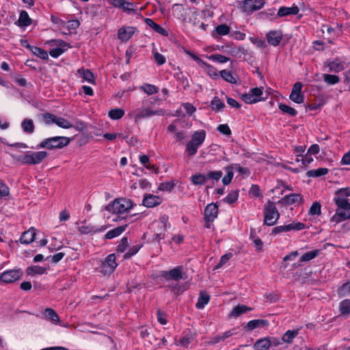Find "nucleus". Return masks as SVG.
I'll return each mask as SVG.
<instances>
[{"mask_svg":"<svg viewBox=\"0 0 350 350\" xmlns=\"http://www.w3.org/2000/svg\"><path fill=\"white\" fill-rule=\"evenodd\" d=\"M47 156L48 153L46 151H28L22 155H12V157L16 162L21 164L37 165L40 163Z\"/></svg>","mask_w":350,"mask_h":350,"instance_id":"1","label":"nucleus"},{"mask_svg":"<svg viewBox=\"0 0 350 350\" xmlns=\"http://www.w3.org/2000/svg\"><path fill=\"white\" fill-rule=\"evenodd\" d=\"M152 101L148 100H143V106L141 108L135 109L133 112L135 122H138L144 118H147L153 116H163L165 115V111L163 109L154 110L148 107L149 104H152Z\"/></svg>","mask_w":350,"mask_h":350,"instance_id":"2","label":"nucleus"},{"mask_svg":"<svg viewBox=\"0 0 350 350\" xmlns=\"http://www.w3.org/2000/svg\"><path fill=\"white\" fill-rule=\"evenodd\" d=\"M335 204L338 208L336 213L332 217L331 221L338 224L350 219V203L349 200L337 198Z\"/></svg>","mask_w":350,"mask_h":350,"instance_id":"3","label":"nucleus"},{"mask_svg":"<svg viewBox=\"0 0 350 350\" xmlns=\"http://www.w3.org/2000/svg\"><path fill=\"white\" fill-rule=\"evenodd\" d=\"M69 143L70 139L68 137L56 136L46 138L37 146V148L60 149L68 146Z\"/></svg>","mask_w":350,"mask_h":350,"instance_id":"4","label":"nucleus"},{"mask_svg":"<svg viewBox=\"0 0 350 350\" xmlns=\"http://www.w3.org/2000/svg\"><path fill=\"white\" fill-rule=\"evenodd\" d=\"M133 206L131 200L126 198H119L114 200L111 203L105 206V210L114 213L122 214L128 212Z\"/></svg>","mask_w":350,"mask_h":350,"instance_id":"5","label":"nucleus"},{"mask_svg":"<svg viewBox=\"0 0 350 350\" xmlns=\"http://www.w3.org/2000/svg\"><path fill=\"white\" fill-rule=\"evenodd\" d=\"M206 135L204 130L193 133L191 139L186 144V151L189 156L192 157L197 153L198 148L205 140Z\"/></svg>","mask_w":350,"mask_h":350,"instance_id":"6","label":"nucleus"},{"mask_svg":"<svg viewBox=\"0 0 350 350\" xmlns=\"http://www.w3.org/2000/svg\"><path fill=\"white\" fill-rule=\"evenodd\" d=\"M264 224L267 226L275 225L280 218V213L274 202L269 200L263 208Z\"/></svg>","mask_w":350,"mask_h":350,"instance_id":"7","label":"nucleus"},{"mask_svg":"<svg viewBox=\"0 0 350 350\" xmlns=\"http://www.w3.org/2000/svg\"><path fill=\"white\" fill-rule=\"evenodd\" d=\"M265 3V0H244L239 2V8L249 15L262 8Z\"/></svg>","mask_w":350,"mask_h":350,"instance_id":"8","label":"nucleus"},{"mask_svg":"<svg viewBox=\"0 0 350 350\" xmlns=\"http://www.w3.org/2000/svg\"><path fill=\"white\" fill-rule=\"evenodd\" d=\"M183 269V266H178L169 271H161L160 276L164 278L167 282L172 280L178 282L183 278V274L185 273Z\"/></svg>","mask_w":350,"mask_h":350,"instance_id":"9","label":"nucleus"},{"mask_svg":"<svg viewBox=\"0 0 350 350\" xmlns=\"http://www.w3.org/2000/svg\"><path fill=\"white\" fill-rule=\"evenodd\" d=\"M218 206L215 203L208 204L204 209V219L205 221V227L210 228L212 222L217 217Z\"/></svg>","mask_w":350,"mask_h":350,"instance_id":"10","label":"nucleus"},{"mask_svg":"<svg viewBox=\"0 0 350 350\" xmlns=\"http://www.w3.org/2000/svg\"><path fill=\"white\" fill-rule=\"evenodd\" d=\"M22 275L23 271L20 269L7 270L0 275V282L5 284L13 283L19 280Z\"/></svg>","mask_w":350,"mask_h":350,"instance_id":"11","label":"nucleus"},{"mask_svg":"<svg viewBox=\"0 0 350 350\" xmlns=\"http://www.w3.org/2000/svg\"><path fill=\"white\" fill-rule=\"evenodd\" d=\"M116 260V254H111L108 255L105 262L102 263V269L100 270V272L105 275L113 273L118 265Z\"/></svg>","mask_w":350,"mask_h":350,"instance_id":"12","label":"nucleus"},{"mask_svg":"<svg viewBox=\"0 0 350 350\" xmlns=\"http://www.w3.org/2000/svg\"><path fill=\"white\" fill-rule=\"evenodd\" d=\"M111 5L115 8L122 9L128 14L135 12L137 10V6L134 3L126 0H112Z\"/></svg>","mask_w":350,"mask_h":350,"instance_id":"13","label":"nucleus"},{"mask_svg":"<svg viewBox=\"0 0 350 350\" xmlns=\"http://www.w3.org/2000/svg\"><path fill=\"white\" fill-rule=\"evenodd\" d=\"M302 83L301 82H296L292 88L290 94V99L293 102L301 104L304 103V95L301 94Z\"/></svg>","mask_w":350,"mask_h":350,"instance_id":"14","label":"nucleus"},{"mask_svg":"<svg viewBox=\"0 0 350 350\" xmlns=\"http://www.w3.org/2000/svg\"><path fill=\"white\" fill-rule=\"evenodd\" d=\"M282 32L280 30H271L267 35V42L272 46H278L282 39Z\"/></svg>","mask_w":350,"mask_h":350,"instance_id":"15","label":"nucleus"},{"mask_svg":"<svg viewBox=\"0 0 350 350\" xmlns=\"http://www.w3.org/2000/svg\"><path fill=\"white\" fill-rule=\"evenodd\" d=\"M162 198L158 196L152 194H146L144 196L143 204L148 208H152L161 204Z\"/></svg>","mask_w":350,"mask_h":350,"instance_id":"16","label":"nucleus"},{"mask_svg":"<svg viewBox=\"0 0 350 350\" xmlns=\"http://www.w3.org/2000/svg\"><path fill=\"white\" fill-rule=\"evenodd\" d=\"M135 29L133 27H121L118 31V38L122 42H126L134 34Z\"/></svg>","mask_w":350,"mask_h":350,"instance_id":"17","label":"nucleus"},{"mask_svg":"<svg viewBox=\"0 0 350 350\" xmlns=\"http://www.w3.org/2000/svg\"><path fill=\"white\" fill-rule=\"evenodd\" d=\"M299 12L298 6L293 5L292 7L282 6L278 11L277 16L278 17H284L290 15H296Z\"/></svg>","mask_w":350,"mask_h":350,"instance_id":"18","label":"nucleus"},{"mask_svg":"<svg viewBox=\"0 0 350 350\" xmlns=\"http://www.w3.org/2000/svg\"><path fill=\"white\" fill-rule=\"evenodd\" d=\"M325 66L329 68V72H339L345 69L344 63L339 59L333 61H327L325 62Z\"/></svg>","mask_w":350,"mask_h":350,"instance_id":"19","label":"nucleus"},{"mask_svg":"<svg viewBox=\"0 0 350 350\" xmlns=\"http://www.w3.org/2000/svg\"><path fill=\"white\" fill-rule=\"evenodd\" d=\"M36 230L33 228H30L28 230L23 232L20 241L22 244H29L35 240Z\"/></svg>","mask_w":350,"mask_h":350,"instance_id":"20","label":"nucleus"},{"mask_svg":"<svg viewBox=\"0 0 350 350\" xmlns=\"http://www.w3.org/2000/svg\"><path fill=\"white\" fill-rule=\"evenodd\" d=\"M106 226H103L100 228H98L91 225H84L79 228V231L81 234H95L98 232H102L106 230Z\"/></svg>","mask_w":350,"mask_h":350,"instance_id":"21","label":"nucleus"},{"mask_svg":"<svg viewBox=\"0 0 350 350\" xmlns=\"http://www.w3.org/2000/svg\"><path fill=\"white\" fill-rule=\"evenodd\" d=\"M301 196L299 193H291L284 196L280 202L285 205H291L297 202H301Z\"/></svg>","mask_w":350,"mask_h":350,"instance_id":"22","label":"nucleus"},{"mask_svg":"<svg viewBox=\"0 0 350 350\" xmlns=\"http://www.w3.org/2000/svg\"><path fill=\"white\" fill-rule=\"evenodd\" d=\"M127 227V224L120 226L108 231L105 235V239H111L120 235Z\"/></svg>","mask_w":350,"mask_h":350,"instance_id":"23","label":"nucleus"},{"mask_svg":"<svg viewBox=\"0 0 350 350\" xmlns=\"http://www.w3.org/2000/svg\"><path fill=\"white\" fill-rule=\"evenodd\" d=\"M210 296L206 292L201 291L200 293L198 301L196 304V307L198 309H202L209 302Z\"/></svg>","mask_w":350,"mask_h":350,"instance_id":"24","label":"nucleus"},{"mask_svg":"<svg viewBox=\"0 0 350 350\" xmlns=\"http://www.w3.org/2000/svg\"><path fill=\"white\" fill-rule=\"evenodd\" d=\"M146 24L154 29L156 32L160 33L162 36H167V33L165 29H163L161 25L157 24L154 22V21L151 18H146L145 19Z\"/></svg>","mask_w":350,"mask_h":350,"instance_id":"25","label":"nucleus"},{"mask_svg":"<svg viewBox=\"0 0 350 350\" xmlns=\"http://www.w3.org/2000/svg\"><path fill=\"white\" fill-rule=\"evenodd\" d=\"M31 24V19L29 18L28 13L23 10L20 13L18 25L19 27H27Z\"/></svg>","mask_w":350,"mask_h":350,"instance_id":"26","label":"nucleus"},{"mask_svg":"<svg viewBox=\"0 0 350 350\" xmlns=\"http://www.w3.org/2000/svg\"><path fill=\"white\" fill-rule=\"evenodd\" d=\"M252 308L247 307L245 305H238L233 308L232 312H230V317H238L242 314H244L248 311H251Z\"/></svg>","mask_w":350,"mask_h":350,"instance_id":"27","label":"nucleus"},{"mask_svg":"<svg viewBox=\"0 0 350 350\" xmlns=\"http://www.w3.org/2000/svg\"><path fill=\"white\" fill-rule=\"evenodd\" d=\"M21 127L25 133H33L34 131V124L31 119L26 118L21 123Z\"/></svg>","mask_w":350,"mask_h":350,"instance_id":"28","label":"nucleus"},{"mask_svg":"<svg viewBox=\"0 0 350 350\" xmlns=\"http://www.w3.org/2000/svg\"><path fill=\"white\" fill-rule=\"evenodd\" d=\"M349 196H350V187L342 188L336 191V196L334 198V201L336 203V200L337 198L348 200L347 197Z\"/></svg>","mask_w":350,"mask_h":350,"instance_id":"29","label":"nucleus"},{"mask_svg":"<svg viewBox=\"0 0 350 350\" xmlns=\"http://www.w3.org/2000/svg\"><path fill=\"white\" fill-rule=\"evenodd\" d=\"M329 172V170L326 167H320L317 170H311L307 172L306 175L308 177H319L324 176Z\"/></svg>","mask_w":350,"mask_h":350,"instance_id":"30","label":"nucleus"},{"mask_svg":"<svg viewBox=\"0 0 350 350\" xmlns=\"http://www.w3.org/2000/svg\"><path fill=\"white\" fill-rule=\"evenodd\" d=\"M226 174L222 178V183L224 185H229L234 176L233 167L229 165L224 168Z\"/></svg>","mask_w":350,"mask_h":350,"instance_id":"31","label":"nucleus"},{"mask_svg":"<svg viewBox=\"0 0 350 350\" xmlns=\"http://www.w3.org/2000/svg\"><path fill=\"white\" fill-rule=\"evenodd\" d=\"M225 106V103L217 96H215L211 102V107L215 111L223 109Z\"/></svg>","mask_w":350,"mask_h":350,"instance_id":"32","label":"nucleus"},{"mask_svg":"<svg viewBox=\"0 0 350 350\" xmlns=\"http://www.w3.org/2000/svg\"><path fill=\"white\" fill-rule=\"evenodd\" d=\"M319 254H320L319 250H314L306 252L301 256L299 261L301 262L310 261V260L314 259V258L317 257L319 255Z\"/></svg>","mask_w":350,"mask_h":350,"instance_id":"33","label":"nucleus"},{"mask_svg":"<svg viewBox=\"0 0 350 350\" xmlns=\"http://www.w3.org/2000/svg\"><path fill=\"white\" fill-rule=\"evenodd\" d=\"M232 332L231 331H227L224 333H223L221 335H217L213 338H212L208 342V345H215L216 343H218L221 341L224 340L226 338L231 336L232 335Z\"/></svg>","mask_w":350,"mask_h":350,"instance_id":"34","label":"nucleus"},{"mask_svg":"<svg viewBox=\"0 0 350 350\" xmlns=\"http://www.w3.org/2000/svg\"><path fill=\"white\" fill-rule=\"evenodd\" d=\"M191 183L195 185H203L206 183V174H196L191 177Z\"/></svg>","mask_w":350,"mask_h":350,"instance_id":"35","label":"nucleus"},{"mask_svg":"<svg viewBox=\"0 0 350 350\" xmlns=\"http://www.w3.org/2000/svg\"><path fill=\"white\" fill-rule=\"evenodd\" d=\"M268 338H264L258 340L254 344V348L256 350H268L270 348Z\"/></svg>","mask_w":350,"mask_h":350,"instance_id":"36","label":"nucleus"},{"mask_svg":"<svg viewBox=\"0 0 350 350\" xmlns=\"http://www.w3.org/2000/svg\"><path fill=\"white\" fill-rule=\"evenodd\" d=\"M339 310L342 315H350V299H347L342 301L340 303Z\"/></svg>","mask_w":350,"mask_h":350,"instance_id":"37","label":"nucleus"},{"mask_svg":"<svg viewBox=\"0 0 350 350\" xmlns=\"http://www.w3.org/2000/svg\"><path fill=\"white\" fill-rule=\"evenodd\" d=\"M46 271V269L40 266H31L27 269V273L30 275H33L36 274L42 275L45 273Z\"/></svg>","mask_w":350,"mask_h":350,"instance_id":"38","label":"nucleus"},{"mask_svg":"<svg viewBox=\"0 0 350 350\" xmlns=\"http://www.w3.org/2000/svg\"><path fill=\"white\" fill-rule=\"evenodd\" d=\"M267 324L268 323L266 320L256 319L249 321L247 323V327L250 330H253L256 327H263Z\"/></svg>","mask_w":350,"mask_h":350,"instance_id":"39","label":"nucleus"},{"mask_svg":"<svg viewBox=\"0 0 350 350\" xmlns=\"http://www.w3.org/2000/svg\"><path fill=\"white\" fill-rule=\"evenodd\" d=\"M298 329L288 330L282 336V340L284 342L291 343L293 340L297 336Z\"/></svg>","mask_w":350,"mask_h":350,"instance_id":"40","label":"nucleus"},{"mask_svg":"<svg viewBox=\"0 0 350 350\" xmlns=\"http://www.w3.org/2000/svg\"><path fill=\"white\" fill-rule=\"evenodd\" d=\"M44 316L46 319L51 320L53 322L57 323L59 321L57 312L52 308H46L44 311Z\"/></svg>","mask_w":350,"mask_h":350,"instance_id":"41","label":"nucleus"},{"mask_svg":"<svg viewBox=\"0 0 350 350\" xmlns=\"http://www.w3.org/2000/svg\"><path fill=\"white\" fill-rule=\"evenodd\" d=\"M31 51L33 54H34L37 57H40V59H48V58H49L48 53L45 50H44L40 47H38V46L31 47Z\"/></svg>","mask_w":350,"mask_h":350,"instance_id":"42","label":"nucleus"},{"mask_svg":"<svg viewBox=\"0 0 350 350\" xmlns=\"http://www.w3.org/2000/svg\"><path fill=\"white\" fill-rule=\"evenodd\" d=\"M200 66L204 68V70H206L207 74L212 79H216L218 78V74H217V70L211 65H209L204 62V64H202Z\"/></svg>","mask_w":350,"mask_h":350,"instance_id":"43","label":"nucleus"},{"mask_svg":"<svg viewBox=\"0 0 350 350\" xmlns=\"http://www.w3.org/2000/svg\"><path fill=\"white\" fill-rule=\"evenodd\" d=\"M223 172L221 171H210L206 174V180H212L214 183L217 182L222 176Z\"/></svg>","mask_w":350,"mask_h":350,"instance_id":"44","label":"nucleus"},{"mask_svg":"<svg viewBox=\"0 0 350 350\" xmlns=\"http://www.w3.org/2000/svg\"><path fill=\"white\" fill-rule=\"evenodd\" d=\"M124 110L119 108L111 109L108 113L109 116L112 120H119L124 116Z\"/></svg>","mask_w":350,"mask_h":350,"instance_id":"45","label":"nucleus"},{"mask_svg":"<svg viewBox=\"0 0 350 350\" xmlns=\"http://www.w3.org/2000/svg\"><path fill=\"white\" fill-rule=\"evenodd\" d=\"M323 80L328 85H334L340 81V78L337 75L324 74L323 75Z\"/></svg>","mask_w":350,"mask_h":350,"instance_id":"46","label":"nucleus"},{"mask_svg":"<svg viewBox=\"0 0 350 350\" xmlns=\"http://www.w3.org/2000/svg\"><path fill=\"white\" fill-rule=\"evenodd\" d=\"M278 107L284 113H287L292 117L297 114V111L294 108L285 104H280Z\"/></svg>","mask_w":350,"mask_h":350,"instance_id":"47","label":"nucleus"},{"mask_svg":"<svg viewBox=\"0 0 350 350\" xmlns=\"http://www.w3.org/2000/svg\"><path fill=\"white\" fill-rule=\"evenodd\" d=\"M220 75L223 79L226 81L232 84H235L237 83L236 79L233 77L231 72L227 71L226 70H223L220 72Z\"/></svg>","mask_w":350,"mask_h":350,"instance_id":"48","label":"nucleus"},{"mask_svg":"<svg viewBox=\"0 0 350 350\" xmlns=\"http://www.w3.org/2000/svg\"><path fill=\"white\" fill-rule=\"evenodd\" d=\"M42 120L45 124L50 125L55 124L57 116L53 113H45L42 115Z\"/></svg>","mask_w":350,"mask_h":350,"instance_id":"49","label":"nucleus"},{"mask_svg":"<svg viewBox=\"0 0 350 350\" xmlns=\"http://www.w3.org/2000/svg\"><path fill=\"white\" fill-rule=\"evenodd\" d=\"M55 124L63 129H70L72 127V124L68 120L57 116L56 118Z\"/></svg>","mask_w":350,"mask_h":350,"instance_id":"50","label":"nucleus"},{"mask_svg":"<svg viewBox=\"0 0 350 350\" xmlns=\"http://www.w3.org/2000/svg\"><path fill=\"white\" fill-rule=\"evenodd\" d=\"M241 99L247 104H252L261 100V98H255L250 92L247 94H242Z\"/></svg>","mask_w":350,"mask_h":350,"instance_id":"51","label":"nucleus"},{"mask_svg":"<svg viewBox=\"0 0 350 350\" xmlns=\"http://www.w3.org/2000/svg\"><path fill=\"white\" fill-rule=\"evenodd\" d=\"M79 25L80 23L78 20H72L69 21L67 23H66V25L64 27H66L70 33H74L79 27Z\"/></svg>","mask_w":350,"mask_h":350,"instance_id":"52","label":"nucleus"},{"mask_svg":"<svg viewBox=\"0 0 350 350\" xmlns=\"http://www.w3.org/2000/svg\"><path fill=\"white\" fill-rule=\"evenodd\" d=\"M175 185L174 181L161 183H160L158 189L162 191H171L174 189Z\"/></svg>","mask_w":350,"mask_h":350,"instance_id":"53","label":"nucleus"},{"mask_svg":"<svg viewBox=\"0 0 350 350\" xmlns=\"http://www.w3.org/2000/svg\"><path fill=\"white\" fill-rule=\"evenodd\" d=\"M78 72L82 75L83 78L85 81H87L90 83H94V77L93 73L90 70H79Z\"/></svg>","mask_w":350,"mask_h":350,"instance_id":"54","label":"nucleus"},{"mask_svg":"<svg viewBox=\"0 0 350 350\" xmlns=\"http://www.w3.org/2000/svg\"><path fill=\"white\" fill-rule=\"evenodd\" d=\"M238 196H239L238 191H232L224 199V201L225 202H227V203L231 204L234 203L238 199Z\"/></svg>","mask_w":350,"mask_h":350,"instance_id":"55","label":"nucleus"},{"mask_svg":"<svg viewBox=\"0 0 350 350\" xmlns=\"http://www.w3.org/2000/svg\"><path fill=\"white\" fill-rule=\"evenodd\" d=\"M144 92L149 95L154 94L158 92L159 88L154 85L145 84L141 88Z\"/></svg>","mask_w":350,"mask_h":350,"instance_id":"56","label":"nucleus"},{"mask_svg":"<svg viewBox=\"0 0 350 350\" xmlns=\"http://www.w3.org/2000/svg\"><path fill=\"white\" fill-rule=\"evenodd\" d=\"M230 27L226 24L219 25L215 27L216 33L219 36L227 35L230 32Z\"/></svg>","mask_w":350,"mask_h":350,"instance_id":"57","label":"nucleus"},{"mask_svg":"<svg viewBox=\"0 0 350 350\" xmlns=\"http://www.w3.org/2000/svg\"><path fill=\"white\" fill-rule=\"evenodd\" d=\"M288 232L291 230H301L305 228V224L301 222H293L286 225Z\"/></svg>","mask_w":350,"mask_h":350,"instance_id":"58","label":"nucleus"},{"mask_svg":"<svg viewBox=\"0 0 350 350\" xmlns=\"http://www.w3.org/2000/svg\"><path fill=\"white\" fill-rule=\"evenodd\" d=\"M350 293V284L349 282L343 284L339 288L338 294L339 297H345Z\"/></svg>","mask_w":350,"mask_h":350,"instance_id":"59","label":"nucleus"},{"mask_svg":"<svg viewBox=\"0 0 350 350\" xmlns=\"http://www.w3.org/2000/svg\"><path fill=\"white\" fill-rule=\"evenodd\" d=\"M208 58L211 60L217 62L219 63H226L230 60V58L221 54L211 55L208 57Z\"/></svg>","mask_w":350,"mask_h":350,"instance_id":"60","label":"nucleus"},{"mask_svg":"<svg viewBox=\"0 0 350 350\" xmlns=\"http://www.w3.org/2000/svg\"><path fill=\"white\" fill-rule=\"evenodd\" d=\"M275 8L268 9L265 11L259 12L258 15L262 19H270L271 17L275 16Z\"/></svg>","mask_w":350,"mask_h":350,"instance_id":"61","label":"nucleus"},{"mask_svg":"<svg viewBox=\"0 0 350 350\" xmlns=\"http://www.w3.org/2000/svg\"><path fill=\"white\" fill-rule=\"evenodd\" d=\"M309 213L312 215H319L321 213V204L318 202H314L311 206Z\"/></svg>","mask_w":350,"mask_h":350,"instance_id":"62","label":"nucleus"},{"mask_svg":"<svg viewBox=\"0 0 350 350\" xmlns=\"http://www.w3.org/2000/svg\"><path fill=\"white\" fill-rule=\"evenodd\" d=\"M129 245L128 239L126 237L121 239L119 245L117 246L116 252L118 253H123Z\"/></svg>","mask_w":350,"mask_h":350,"instance_id":"63","label":"nucleus"},{"mask_svg":"<svg viewBox=\"0 0 350 350\" xmlns=\"http://www.w3.org/2000/svg\"><path fill=\"white\" fill-rule=\"evenodd\" d=\"M139 249H140V246L138 245L132 246L129 250V251L124 254L123 258L124 259L130 258L131 256L136 254L138 252V251L139 250Z\"/></svg>","mask_w":350,"mask_h":350,"instance_id":"64","label":"nucleus"}]
</instances>
